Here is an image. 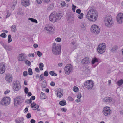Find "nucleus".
<instances>
[{
  "mask_svg": "<svg viewBox=\"0 0 123 123\" xmlns=\"http://www.w3.org/2000/svg\"><path fill=\"white\" fill-rule=\"evenodd\" d=\"M73 90L75 92H77L78 91L79 89L77 87L75 86L73 88Z\"/></svg>",
  "mask_w": 123,
  "mask_h": 123,
  "instance_id": "obj_41",
  "label": "nucleus"
},
{
  "mask_svg": "<svg viewBox=\"0 0 123 123\" xmlns=\"http://www.w3.org/2000/svg\"><path fill=\"white\" fill-rule=\"evenodd\" d=\"M55 40L57 42H60L61 41V39L59 37L55 39Z\"/></svg>",
  "mask_w": 123,
  "mask_h": 123,
  "instance_id": "obj_56",
  "label": "nucleus"
},
{
  "mask_svg": "<svg viewBox=\"0 0 123 123\" xmlns=\"http://www.w3.org/2000/svg\"><path fill=\"white\" fill-rule=\"evenodd\" d=\"M98 61V60L96 58H95L92 59V64H94L96 62Z\"/></svg>",
  "mask_w": 123,
  "mask_h": 123,
  "instance_id": "obj_37",
  "label": "nucleus"
},
{
  "mask_svg": "<svg viewBox=\"0 0 123 123\" xmlns=\"http://www.w3.org/2000/svg\"><path fill=\"white\" fill-rule=\"evenodd\" d=\"M61 47L60 44H57L56 46L52 47V51L53 54L57 55L61 53Z\"/></svg>",
  "mask_w": 123,
  "mask_h": 123,
  "instance_id": "obj_4",
  "label": "nucleus"
},
{
  "mask_svg": "<svg viewBox=\"0 0 123 123\" xmlns=\"http://www.w3.org/2000/svg\"><path fill=\"white\" fill-rule=\"evenodd\" d=\"M50 84L52 86H54L55 85L54 82L53 81L51 82Z\"/></svg>",
  "mask_w": 123,
  "mask_h": 123,
  "instance_id": "obj_62",
  "label": "nucleus"
},
{
  "mask_svg": "<svg viewBox=\"0 0 123 123\" xmlns=\"http://www.w3.org/2000/svg\"><path fill=\"white\" fill-rule=\"evenodd\" d=\"M117 83L119 86H121L123 84V79H121L117 82Z\"/></svg>",
  "mask_w": 123,
  "mask_h": 123,
  "instance_id": "obj_32",
  "label": "nucleus"
},
{
  "mask_svg": "<svg viewBox=\"0 0 123 123\" xmlns=\"http://www.w3.org/2000/svg\"><path fill=\"white\" fill-rule=\"evenodd\" d=\"M14 84L13 88L14 90L18 91L20 89L21 85L20 82L18 81L17 80L15 81L14 82Z\"/></svg>",
  "mask_w": 123,
  "mask_h": 123,
  "instance_id": "obj_13",
  "label": "nucleus"
},
{
  "mask_svg": "<svg viewBox=\"0 0 123 123\" xmlns=\"http://www.w3.org/2000/svg\"><path fill=\"white\" fill-rule=\"evenodd\" d=\"M49 74L52 76H56L57 75V74L54 72V71H51L49 72Z\"/></svg>",
  "mask_w": 123,
  "mask_h": 123,
  "instance_id": "obj_33",
  "label": "nucleus"
},
{
  "mask_svg": "<svg viewBox=\"0 0 123 123\" xmlns=\"http://www.w3.org/2000/svg\"><path fill=\"white\" fill-rule=\"evenodd\" d=\"M98 13L97 11L92 7L87 12L86 15V18L91 22H94L98 18Z\"/></svg>",
  "mask_w": 123,
  "mask_h": 123,
  "instance_id": "obj_1",
  "label": "nucleus"
},
{
  "mask_svg": "<svg viewBox=\"0 0 123 123\" xmlns=\"http://www.w3.org/2000/svg\"><path fill=\"white\" fill-rule=\"evenodd\" d=\"M116 20L118 24H121L123 23V13H119L117 16Z\"/></svg>",
  "mask_w": 123,
  "mask_h": 123,
  "instance_id": "obj_12",
  "label": "nucleus"
},
{
  "mask_svg": "<svg viewBox=\"0 0 123 123\" xmlns=\"http://www.w3.org/2000/svg\"><path fill=\"white\" fill-rule=\"evenodd\" d=\"M118 48V47L117 46L115 45L112 47L111 50V51L113 53H115L117 50Z\"/></svg>",
  "mask_w": 123,
  "mask_h": 123,
  "instance_id": "obj_25",
  "label": "nucleus"
},
{
  "mask_svg": "<svg viewBox=\"0 0 123 123\" xmlns=\"http://www.w3.org/2000/svg\"><path fill=\"white\" fill-rule=\"evenodd\" d=\"M10 91L9 90H7L6 91L4 92V94H7L9 93L10 92Z\"/></svg>",
  "mask_w": 123,
  "mask_h": 123,
  "instance_id": "obj_54",
  "label": "nucleus"
},
{
  "mask_svg": "<svg viewBox=\"0 0 123 123\" xmlns=\"http://www.w3.org/2000/svg\"><path fill=\"white\" fill-rule=\"evenodd\" d=\"M28 74L30 75H32L33 72L32 69L31 68H29L28 70Z\"/></svg>",
  "mask_w": 123,
  "mask_h": 123,
  "instance_id": "obj_38",
  "label": "nucleus"
},
{
  "mask_svg": "<svg viewBox=\"0 0 123 123\" xmlns=\"http://www.w3.org/2000/svg\"><path fill=\"white\" fill-rule=\"evenodd\" d=\"M26 58V54L24 53H21L19 55L18 60L20 61H23L25 60Z\"/></svg>",
  "mask_w": 123,
  "mask_h": 123,
  "instance_id": "obj_17",
  "label": "nucleus"
},
{
  "mask_svg": "<svg viewBox=\"0 0 123 123\" xmlns=\"http://www.w3.org/2000/svg\"><path fill=\"white\" fill-rule=\"evenodd\" d=\"M31 106L32 108L34 107V110H37L39 107V106L36 104L34 102L31 103Z\"/></svg>",
  "mask_w": 123,
  "mask_h": 123,
  "instance_id": "obj_23",
  "label": "nucleus"
},
{
  "mask_svg": "<svg viewBox=\"0 0 123 123\" xmlns=\"http://www.w3.org/2000/svg\"><path fill=\"white\" fill-rule=\"evenodd\" d=\"M60 5L62 7H64L66 6V4L65 2L64 1L61 2Z\"/></svg>",
  "mask_w": 123,
  "mask_h": 123,
  "instance_id": "obj_40",
  "label": "nucleus"
},
{
  "mask_svg": "<svg viewBox=\"0 0 123 123\" xmlns=\"http://www.w3.org/2000/svg\"><path fill=\"white\" fill-rule=\"evenodd\" d=\"M63 90L62 89L59 88L57 91V97L61 98L63 96Z\"/></svg>",
  "mask_w": 123,
  "mask_h": 123,
  "instance_id": "obj_21",
  "label": "nucleus"
},
{
  "mask_svg": "<svg viewBox=\"0 0 123 123\" xmlns=\"http://www.w3.org/2000/svg\"><path fill=\"white\" fill-rule=\"evenodd\" d=\"M81 12V10L79 9H77L76 11V12L78 14H80Z\"/></svg>",
  "mask_w": 123,
  "mask_h": 123,
  "instance_id": "obj_55",
  "label": "nucleus"
},
{
  "mask_svg": "<svg viewBox=\"0 0 123 123\" xmlns=\"http://www.w3.org/2000/svg\"><path fill=\"white\" fill-rule=\"evenodd\" d=\"M43 0H36L38 4H41L42 3Z\"/></svg>",
  "mask_w": 123,
  "mask_h": 123,
  "instance_id": "obj_59",
  "label": "nucleus"
},
{
  "mask_svg": "<svg viewBox=\"0 0 123 123\" xmlns=\"http://www.w3.org/2000/svg\"><path fill=\"white\" fill-rule=\"evenodd\" d=\"M81 94H80L78 95H77V98H79V99H80V98H81Z\"/></svg>",
  "mask_w": 123,
  "mask_h": 123,
  "instance_id": "obj_61",
  "label": "nucleus"
},
{
  "mask_svg": "<svg viewBox=\"0 0 123 123\" xmlns=\"http://www.w3.org/2000/svg\"><path fill=\"white\" fill-rule=\"evenodd\" d=\"M5 64L4 63H1L0 64V73L2 74L5 72Z\"/></svg>",
  "mask_w": 123,
  "mask_h": 123,
  "instance_id": "obj_20",
  "label": "nucleus"
},
{
  "mask_svg": "<svg viewBox=\"0 0 123 123\" xmlns=\"http://www.w3.org/2000/svg\"><path fill=\"white\" fill-rule=\"evenodd\" d=\"M26 102H27L29 103H31L32 101L31 99H28L27 100V101H26Z\"/></svg>",
  "mask_w": 123,
  "mask_h": 123,
  "instance_id": "obj_63",
  "label": "nucleus"
},
{
  "mask_svg": "<svg viewBox=\"0 0 123 123\" xmlns=\"http://www.w3.org/2000/svg\"><path fill=\"white\" fill-rule=\"evenodd\" d=\"M44 76L43 74H42L40 76L39 79L40 81L43 80H44Z\"/></svg>",
  "mask_w": 123,
  "mask_h": 123,
  "instance_id": "obj_42",
  "label": "nucleus"
},
{
  "mask_svg": "<svg viewBox=\"0 0 123 123\" xmlns=\"http://www.w3.org/2000/svg\"><path fill=\"white\" fill-rule=\"evenodd\" d=\"M23 75L25 77L27 76L28 75V73L27 71H24L23 73Z\"/></svg>",
  "mask_w": 123,
  "mask_h": 123,
  "instance_id": "obj_48",
  "label": "nucleus"
},
{
  "mask_svg": "<svg viewBox=\"0 0 123 123\" xmlns=\"http://www.w3.org/2000/svg\"><path fill=\"white\" fill-rule=\"evenodd\" d=\"M28 90L27 87H25L24 89V92L25 93L27 94L28 92Z\"/></svg>",
  "mask_w": 123,
  "mask_h": 123,
  "instance_id": "obj_50",
  "label": "nucleus"
},
{
  "mask_svg": "<svg viewBox=\"0 0 123 123\" xmlns=\"http://www.w3.org/2000/svg\"><path fill=\"white\" fill-rule=\"evenodd\" d=\"M94 85V83L91 80L86 81L84 83L85 87L88 90L92 89Z\"/></svg>",
  "mask_w": 123,
  "mask_h": 123,
  "instance_id": "obj_8",
  "label": "nucleus"
},
{
  "mask_svg": "<svg viewBox=\"0 0 123 123\" xmlns=\"http://www.w3.org/2000/svg\"><path fill=\"white\" fill-rule=\"evenodd\" d=\"M0 44L2 45L3 47L4 48L5 46L6 45L2 41H1L0 42Z\"/></svg>",
  "mask_w": 123,
  "mask_h": 123,
  "instance_id": "obj_57",
  "label": "nucleus"
},
{
  "mask_svg": "<svg viewBox=\"0 0 123 123\" xmlns=\"http://www.w3.org/2000/svg\"><path fill=\"white\" fill-rule=\"evenodd\" d=\"M40 98L41 99H44L46 98V97L45 94L44 93L41 92L40 95Z\"/></svg>",
  "mask_w": 123,
  "mask_h": 123,
  "instance_id": "obj_30",
  "label": "nucleus"
},
{
  "mask_svg": "<svg viewBox=\"0 0 123 123\" xmlns=\"http://www.w3.org/2000/svg\"><path fill=\"white\" fill-rule=\"evenodd\" d=\"M37 53L38 56L39 57H41L42 55V53L39 51H37Z\"/></svg>",
  "mask_w": 123,
  "mask_h": 123,
  "instance_id": "obj_47",
  "label": "nucleus"
},
{
  "mask_svg": "<svg viewBox=\"0 0 123 123\" xmlns=\"http://www.w3.org/2000/svg\"><path fill=\"white\" fill-rule=\"evenodd\" d=\"M86 68L85 70H84V72L86 74H88L90 72V70L89 69H88L87 67H86Z\"/></svg>",
  "mask_w": 123,
  "mask_h": 123,
  "instance_id": "obj_44",
  "label": "nucleus"
},
{
  "mask_svg": "<svg viewBox=\"0 0 123 123\" xmlns=\"http://www.w3.org/2000/svg\"><path fill=\"white\" fill-rule=\"evenodd\" d=\"M60 105L62 106H64L66 104V101L63 100L62 101H60L59 102Z\"/></svg>",
  "mask_w": 123,
  "mask_h": 123,
  "instance_id": "obj_29",
  "label": "nucleus"
},
{
  "mask_svg": "<svg viewBox=\"0 0 123 123\" xmlns=\"http://www.w3.org/2000/svg\"><path fill=\"white\" fill-rule=\"evenodd\" d=\"M35 121L33 119H32L30 121V122L31 123H35Z\"/></svg>",
  "mask_w": 123,
  "mask_h": 123,
  "instance_id": "obj_64",
  "label": "nucleus"
},
{
  "mask_svg": "<svg viewBox=\"0 0 123 123\" xmlns=\"http://www.w3.org/2000/svg\"><path fill=\"white\" fill-rule=\"evenodd\" d=\"M10 103V98L9 97H5L1 100L0 104L3 106H7Z\"/></svg>",
  "mask_w": 123,
  "mask_h": 123,
  "instance_id": "obj_7",
  "label": "nucleus"
},
{
  "mask_svg": "<svg viewBox=\"0 0 123 123\" xmlns=\"http://www.w3.org/2000/svg\"><path fill=\"white\" fill-rule=\"evenodd\" d=\"M11 14V13L8 11H7V15H6V18H7L8 17H9L10 16Z\"/></svg>",
  "mask_w": 123,
  "mask_h": 123,
  "instance_id": "obj_46",
  "label": "nucleus"
},
{
  "mask_svg": "<svg viewBox=\"0 0 123 123\" xmlns=\"http://www.w3.org/2000/svg\"><path fill=\"white\" fill-rule=\"evenodd\" d=\"M104 22L106 26L108 27H111L114 23L112 17L110 15H107L105 16L104 18Z\"/></svg>",
  "mask_w": 123,
  "mask_h": 123,
  "instance_id": "obj_3",
  "label": "nucleus"
},
{
  "mask_svg": "<svg viewBox=\"0 0 123 123\" xmlns=\"http://www.w3.org/2000/svg\"><path fill=\"white\" fill-rule=\"evenodd\" d=\"M8 43H9L12 41V39L11 38V35L9 34L8 35Z\"/></svg>",
  "mask_w": 123,
  "mask_h": 123,
  "instance_id": "obj_35",
  "label": "nucleus"
},
{
  "mask_svg": "<svg viewBox=\"0 0 123 123\" xmlns=\"http://www.w3.org/2000/svg\"><path fill=\"white\" fill-rule=\"evenodd\" d=\"M44 75L45 76H47L48 75V73L47 71H45L44 73Z\"/></svg>",
  "mask_w": 123,
  "mask_h": 123,
  "instance_id": "obj_49",
  "label": "nucleus"
},
{
  "mask_svg": "<svg viewBox=\"0 0 123 123\" xmlns=\"http://www.w3.org/2000/svg\"><path fill=\"white\" fill-rule=\"evenodd\" d=\"M91 31L92 33L98 34L100 32V29L98 26L95 24H93L91 27Z\"/></svg>",
  "mask_w": 123,
  "mask_h": 123,
  "instance_id": "obj_6",
  "label": "nucleus"
},
{
  "mask_svg": "<svg viewBox=\"0 0 123 123\" xmlns=\"http://www.w3.org/2000/svg\"><path fill=\"white\" fill-rule=\"evenodd\" d=\"M44 29L48 32H53L54 30L53 28V25L51 24H49L46 26L44 28Z\"/></svg>",
  "mask_w": 123,
  "mask_h": 123,
  "instance_id": "obj_15",
  "label": "nucleus"
},
{
  "mask_svg": "<svg viewBox=\"0 0 123 123\" xmlns=\"http://www.w3.org/2000/svg\"><path fill=\"white\" fill-rule=\"evenodd\" d=\"M81 62L83 64H89L90 63V61L88 57H86L82 60Z\"/></svg>",
  "mask_w": 123,
  "mask_h": 123,
  "instance_id": "obj_18",
  "label": "nucleus"
},
{
  "mask_svg": "<svg viewBox=\"0 0 123 123\" xmlns=\"http://www.w3.org/2000/svg\"><path fill=\"white\" fill-rule=\"evenodd\" d=\"M86 24L85 23L82 22L80 24V26L81 29L82 31H85L86 30Z\"/></svg>",
  "mask_w": 123,
  "mask_h": 123,
  "instance_id": "obj_22",
  "label": "nucleus"
},
{
  "mask_svg": "<svg viewBox=\"0 0 123 123\" xmlns=\"http://www.w3.org/2000/svg\"><path fill=\"white\" fill-rule=\"evenodd\" d=\"M62 17V13H53L49 16V20L53 23L57 22Z\"/></svg>",
  "mask_w": 123,
  "mask_h": 123,
  "instance_id": "obj_2",
  "label": "nucleus"
},
{
  "mask_svg": "<svg viewBox=\"0 0 123 123\" xmlns=\"http://www.w3.org/2000/svg\"><path fill=\"white\" fill-rule=\"evenodd\" d=\"M23 120L24 119L23 118H20L15 120V121L17 123H23Z\"/></svg>",
  "mask_w": 123,
  "mask_h": 123,
  "instance_id": "obj_26",
  "label": "nucleus"
},
{
  "mask_svg": "<svg viewBox=\"0 0 123 123\" xmlns=\"http://www.w3.org/2000/svg\"><path fill=\"white\" fill-rule=\"evenodd\" d=\"M103 101L104 102L108 104L112 102H114L115 101V100L111 97H107L103 98Z\"/></svg>",
  "mask_w": 123,
  "mask_h": 123,
  "instance_id": "obj_14",
  "label": "nucleus"
},
{
  "mask_svg": "<svg viewBox=\"0 0 123 123\" xmlns=\"http://www.w3.org/2000/svg\"><path fill=\"white\" fill-rule=\"evenodd\" d=\"M21 3L22 5L25 7L28 6L30 4L29 0H21Z\"/></svg>",
  "mask_w": 123,
  "mask_h": 123,
  "instance_id": "obj_19",
  "label": "nucleus"
},
{
  "mask_svg": "<svg viewBox=\"0 0 123 123\" xmlns=\"http://www.w3.org/2000/svg\"><path fill=\"white\" fill-rule=\"evenodd\" d=\"M76 7V6L74 5L73 4H72V10L74 12H75V9Z\"/></svg>",
  "mask_w": 123,
  "mask_h": 123,
  "instance_id": "obj_45",
  "label": "nucleus"
},
{
  "mask_svg": "<svg viewBox=\"0 0 123 123\" xmlns=\"http://www.w3.org/2000/svg\"><path fill=\"white\" fill-rule=\"evenodd\" d=\"M71 44L72 46H73L74 49H75L76 48L77 46L76 45V43L75 41H73L71 43Z\"/></svg>",
  "mask_w": 123,
  "mask_h": 123,
  "instance_id": "obj_28",
  "label": "nucleus"
},
{
  "mask_svg": "<svg viewBox=\"0 0 123 123\" xmlns=\"http://www.w3.org/2000/svg\"><path fill=\"white\" fill-rule=\"evenodd\" d=\"M25 64L28 66H30L31 64V62L27 60L25 61Z\"/></svg>",
  "mask_w": 123,
  "mask_h": 123,
  "instance_id": "obj_39",
  "label": "nucleus"
},
{
  "mask_svg": "<svg viewBox=\"0 0 123 123\" xmlns=\"http://www.w3.org/2000/svg\"><path fill=\"white\" fill-rule=\"evenodd\" d=\"M35 97L34 96H32L30 98L32 100H33L35 99Z\"/></svg>",
  "mask_w": 123,
  "mask_h": 123,
  "instance_id": "obj_60",
  "label": "nucleus"
},
{
  "mask_svg": "<svg viewBox=\"0 0 123 123\" xmlns=\"http://www.w3.org/2000/svg\"><path fill=\"white\" fill-rule=\"evenodd\" d=\"M5 80L7 82H11L12 80V77L11 74H8L5 77Z\"/></svg>",
  "mask_w": 123,
  "mask_h": 123,
  "instance_id": "obj_16",
  "label": "nucleus"
},
{
  "mask_svg": "<svg viewBox=\"0 0 123 123\" xmlns=\"http://www.w3.org/2000/svg\"><path fill=\"white\" fill-rule=\"evenodd\" d=\"M11 31L13 32H15L17 31L16 27L15 25H13L11 27Z\"/></svg>",
  "mask_w": 123,
  "mask_h": 123,
  "instance_id": "obj_27",
  "label": "nucleus"
},
{
  "mask_svg": "<svg viewBox=\"0 0 123 123\" xmlns=\"http://www.w3.org/2000/svg\"><path fill=\"white\" fill-rule=\"evenodd\" d=\"M61 110L62 112H65L66 111L67 109L65 108H62L61 109Z\"/></svg>",
  "mask_w": 123,
  "mask_h": 123,
  "instance_id": "obj_58",
  "label": "nucleus"
},
{
  "mask_svg": "<svg viewBox=\"0 0 123 123\" xmlns=\"http://www.w3.org/2000/svg\"><path fill=\"white\" fill-rule=\"evenodd\" d=\"M28 56L29 57H33L34 56V53H29L28 55Z\"/></svg>",
  "mask_w": 123,
  "mask_h": 123,
  "instance_id": "obj_51",
  "label": "nucleus"
},
{
  "mask_svg": "<svg viewBox=\"0 0 123 123\" xmlns=\"http://www.w3.org/2000/svg\"><path fill=\"white\" fill-rule=\"evenodd\" d=\"M42 84L41 87L42 88H46L47 86V84L45 81H43L42 83Z\"/></svg>",
  "mask_w": 123,
  "mask_h": 123,
  "instance_id": "obj_31",
  "label": "nucleus"
},
{
  "mask_svg": "<svg viewBox=\"0 0 123 123\" xmlns=\"http://www.w3.org/2000/svg\"><path fill=\"white\" fill-rule=\"evenodd\" d=\"M68 98L69 101H72L74 100L73 99L71 96L68 97Z\"/></svg>",
  "mask_w": 123,
  "mask_h": 123,
  "instance_id": "obj_52",
  "label": "nucleus"
},
{
  "mask_svg": "<svg viewBox=\"0 0 123 123\" xmlns=\"http://www.w3.org/2000/svg\"><path fill=\"white\" fill-rule=\"evenodd\" d=\"M102 113L105 116L108 117L111 114L112 112L110 107L106 106L103 108Z\"/></svg>",
  "mask_w": 123,
  "mask_h": 123,
  "instance_id": "obj_9",
  "label": "nucleus"
},
{
  "mask_svg": "<svg viewBox=\"0 0 123 123\" xmlns=\"http://www.w3.org/2000/svg\"><path fill=\"white\" fill-rule=\"evenodd\" d=\"M83 13H81L78 15V18L79 19H81L83 18Z\"/></svg>",
  "mask_w": 123,
  "mask_h": 123,
  "instance_id": "obj_36",
  "label": "nucleus"
},
{
  "mask_svg": "<svg viewBox=\"0 0 123 123\" xmlns=\"http://www.w3.org/2000/svg\"><path fill=\"white\" fill-rule=\"evenodd\" d=\"M73 70V67L70 64L67 65L65 67L64 70L65 74H67L68 75Z\"/></svg>",
  "mask_w": 123,
  "mask_h": 123,
  "instance_id": "obj_11",
  "label": "nucleus"
},
{
  "mask_svg": "<svg viewBox=\"0 0 123 123\" xmlns=\"http://www.w3.org/2000/svg\"><path fill=\"white\" fill-rule=\"evenodd\" d=\"M106 47V45L105 43L100 44L97 48L98 52L100 54L103 53L105 51Z\"/></svg>",
  "mask_w": 123,
  "mask_h": 123,
  "instance_id": "obj_5",
  "label": "nucleus"
},
{
  "mask_svg": "<svg viewBox=\"0 0 123 123\" xmlns=\"http://www.w3.org/2000/svg\"><path fill=\"white\" fill-rule=\"evenodd\" d=\"M26 117L27 118H29L31 117V115L30 113H28L26 115Z\"/></svg>",
  "mask_w": 123,
  "mask_h": 123,
  "instance_id": "obj_53",
  "label": "nucleus"
},
{
  "mask_svg": "<svg viewBox=\"0 0 123 123\" xmlns=\"http://www.w3.org/2000/svg\"><path fill=\"white\" fill-rule=\"evenodd\" d=\"M4 48L6 51H11L13 47L10 45H6Z\"/></svg>",
  "mask_w": 123,
  "mask_h": 123,
  "instance_id": "obj_24",
  "label": "nucleus"
},
{
  "mask_svg": "<svg viewBox=\"0 0 123 123\" xmlns=\"http://www.w3.org/2000/svg\"><path fill=\"white\" fill-rule=\"evenodd\" d=\"M44 67V64L42 63H40L39 65V67L41 70H43V67Z\"/></svg>",
  "mask_w": 123,
  "mask_h": 123,
  "instance_id": "obj_34",
  "label": "nucleus"
},
{
  "mask_svg": "<svg viewBox=\"0 0 123 123\" xmlns=\"http://www.w3.org/2000/svg\"><path fill=\"white\" fill-rule=\"evenodd\" d=\"M14 101V106L16 107L21 103L23 102L24 100L22 97L18 96L15 98Z\"/></svg>",
  "mask_w": 123,
  "mask_h": 123,
  "instance_id": "obj_10",
  "label": "nucleus"
},
{
  "mask_svg": "<svg viewBox=\"0 0 123 123\" xmlns=\"http://www.w3.org/2000/svg\"><path fill=\"white\" fill-rule=\"evenodd\" d=\"M6 35L4 33H2L0 35L1 37L3 38H6Z\"/></svg>",
  "mask_w": 123,
  "mask_h": 123,
  "instance_id": "obj_43",
  "label": "nucleus"
}]
</instances>
